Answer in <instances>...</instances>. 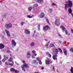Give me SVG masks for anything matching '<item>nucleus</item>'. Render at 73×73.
Instances as JSON below:
<instances>
[{"instance_id":"11","label":"nucleus","mask_w":73,"mask_h":73,"mask_svg":"<svg viewBox=\"0 0 73 73\" xmlns=\"http://www.w3.org/2000/svg\"><path fill=\"white\" fill-rule=\"evenodd\" d=\"M31 52H30V51H29V52H27V57L28 58H29L31 57Z\"/></svg>"},{"instance_id":"60","label":"nucleus","mask_w":73,"mask_h":73,"mask_svg":"<svg viewBox=\"0 0 73 73\" xmlns=\"http://www.w3.org/2000/svg\"><path fill=\"white\" fill-rule=\"evenodd\" d=\"M2 64V63H1V61L0 60V64L1 65Z\"/></svg>"},{"instance_id":"21","label":"nucleus","mask_w":73,"mask_h":73,"mask_svg":"<svg viewBox=\"0 0 73 73\" xmlns=\"http://www.w3.org/2000/svg\"><path fill=\"white\" fill-rule=\"evenodd\" d=\"M36 1L39 3H41L43 2V0H36Z\"/></svg>"},{"instance_id":"19","label":"nucleus","mask_w":73,"mask_h":73,"mask_svg":"<svg viewBox=\"0 0 73 73\" xmlns=\"http://www.w3.org/2000/svg\"><path fill=\"white\" fill-rule=\"evenodd\" d=\"M50 63V62L48 60H47L46 61V65H49Z\"/></svg>"},{"instance_id":"35","label":"nucleus","mask_w":73,"mask_h":73,"mask_svg":"<svg viewBox=\"0 0 73 73\" xmlns=\"http://www.w3.org/2000/svg\"><path fill=\"white\" fill-rule=\"evenodd\" d=\"M58 50L60 53H61V52H62V50H61V49L60 48H58Z\"/></svg>"},{"instance_id":"17","label":"nucleus","mask_w":73,"mask_h":73,"mask_svg":"<svg viewBox=\"0 0 73 73\" xmlns=\"http://www.w3.org/2000/svg\"><path fill=\"white\" fill-rule=\"evenodd\" d=\"M23 66H24L25 68H29L28 65L26 63H25L24 65H22Z\"/></svg>"},{"instance_id":"20","label":"nucleus","mask_w":73,"mask_h":73,"mask_svg":"<svg viewBox=\"0 0 73 73\" xmlns=\"http://www.w3.org/2000/svg\"><path fill=\"white\" fill-rule=\"evenodd\" d=\"M6 16H7V14H3L2 15V17H3V18H5Z\"/></svg>"},{"instance_id":"28","label":"nucleus","mask_w":73,"mask_h":73,"mask_svg":"<svg viewBox=\"0 0 73 73\" xmlns=\"http://www.w3.org/2000/svg\"><path fill=\"white\" fill-rule=\"evenodd\" d=\"M63 53L65 55H67V51H66V50H64V51H63Z\"/></svg>"},{"instance_id":"8","label":"nucleus","mask_w":73,"mask_h":73,"mask_svg":"<svg viewBox=\"0 0 73 73\" xmlns=\"http://www.w3.org/2000/svg\"><path fill=\"white\" fill-rule=\"evenodd\" d=\"M52 51H54L55 54H58V49L56 48H54L52 50Z\"/></svg>"},{"instance_id":"25","label":"nucleus","mask_w":73,"mask_h":73,"mask_svg":"<svg viewBox=\"0 0 73 73\" xmlns=\"http://www.w3.org/2000/svg\"><path fill=\"white\" fill-rule=\"evenodd\" d=\"M21 67L22 68V70H24V72H25V68H24V67L23 66V65H22L21 66Z\"/></svg>"},{"instance_id":"49","label":"nucleus","mask_w":73,"mask_h":73,"mask_svg":"<svg viewBox=\"0 0 73 73\" xmlns=\"http://www.w3.org/2000/svg\"><path fill=\"white\" fill-rule=\"evenodd\" d=\"M35 33H36V31H34V33L33 34V36H34L35 35Z\"/></svg>"},{"instance_id":"7","label":"nucleus","mask_w":73,"mask_h":73,"mask_svg":"<svg viewBox=\"0 0 73 73\" xmlns=\"http://www.w3.org/2000/svg\"><path fill=\"white\" fill-rule=\"evenodd\" d=\"M24 33L26 35H29L30 34V31L27 29H25L24 31Z\"/></svg>"},{"instance_id":"2","label":"nucleus","mask_w":73,"mask_h":73,"mask_svg":"<svg viewBox=\"0 0 73 73\" xmlns=\"http://www.w3.org/2000/svg\"><path fill=\"white\" fill-rule=\"evenodd\" d=\"M13 25L11 23L5 24V27L7 29H9L10 28H12Z\"/></svg>"},{"instance_id":"13","label":"nucleus","mask_w":73,"mask_h":73,"mask_svg":"<svg viewBox=\"0 0 73 73\" xmlns=\"http://www.w3.org/2000/svg\"><path fill=\"white\" fill-rule=\"evenodd\" d=\"M4 47H5V45L4 44L2 43L0 44V49L4 48Z\"/></svg>"},{"instance_id":"14","label":"nucleus","mask_w":73,"mask_h":73,"mask_svg":"<svg viewBox=\"0 0 73 73\" xmlns=\"http://www.w3.org/2000/svg\"><path fill=\"white\" fill-rule=\"evenodd\" d=\"M12 60H13V58L10 57L9 59L8 60V61H9V62H12L13 64H14V62Z\"/></svg>"},{"instance_id":"10","label":"nucleus","mask_w":73,"mask_h":73,"mask_svg":"<svg viewBox=\"0 0 73 73\" xmlns=\"http://www.w3.org/2000/svg\"><path fill=\"white\" fill-rule=\"evenodd\" d=\"M44 13L42 12L40 13V15L39 16V17L40 18H43L44 17Z\"/></svg>"},{"instance_id":"45","label":"nucleus","mask_w":73,"mask_h":73,"mask_svg":"<svg viewBox=\"0 0 73 73\" xmlns=\"http://www.w3.org/2000/svg\"><path fill=\"white\" fill-rule=\"evenodd\" d=\"M65 32L66 33V35H68V32H67V31L66 30H65Z\"/></svg>"},{"instance_id":"62","label":"nucleus","mask_w":73,"mask_h":73,"mask_svg":"<svg viewBox=\"0 0 73 73\" xmlns=\"http://www.w3.org/2000/svg\"><path fill=\"white\" fill-rule=\"evenodd\" d=\"M0 36L1 37H3V36L1 35H0Z\"/></svg>"},{"instance_id":"36","label":"nucleus","mask_w":73,"mask_h":73,"mask_svg":"<svg viewBox=\"0 0 73 73\" xmlns=\"http://www.w3.org/2000/svg\"><path fill=\"white\" fill-rule=\"evenodd\" d=\"M70 51H71V52H72V53H73V48H71V49H70Z\"/></svg>"},{"instance_id":"27","label":"nucleus","mask_w":73,"mask_h":73,"mask_svg":"<svg viewBox=\"0 0 73 73\" xmlns=\"http://www.w3.org/2000/svg\"><path fill=\"white\" fill-rule=\"evenodd\" d=\"M15 69L14 68H11L10 69V71L11 72H15Z\"/></svg>"},{"instance_id":"41","label":"nucleus","mask_w":73,"mask_h":73,"mask_svg":"<svg viewBox=\"0 0 73 73\" xmlns=\"http://www.w3.org/2000/svg\"><path fill=\"white\" fill-rule=\"evenodd\" d=\"M49 12H52V9H50L49 10Z\"/></svg>"},{"instance_id":"23","label":"nucleus","mask_w":73,"mask_h":73,"mask_svg":"<svg viewBox=\"0 0 73 73\" xmlns=\"http://www.w3.org/2000/svg\"><path fill=\"white\" fill-rule=\"evenodd\" d=\"M30 45L31 46H33L35 45V43H34V42H32L30 44Z\"/></svg>"},{"instance_id":"29","label":"nucleus","mask_w":73,"mask_h":73,"mask_svg":"<svg viewBox=\"0 0 73 73\" xmlns=\"http://www.w3.org/2000/svg\"><path fill=\"white\" fill-rule=\"evenodd\" d=\"M70 71L72 73H73V67H71Z\"/></svg>"},{"instance_id":"64","label":"nucleus","mask_w":73,"mask_h":73,"mask_svg":"<svg viewBox=\"0 0 73 73\" xmlns=\"http://www.w3.org/2000/svg\"><path fill=\"white\" fill-rule=\"evenodd\" d=\"M45 41H48V40L47 39H45Z\"/></svg>"},{"instance_id":"1","label":"nucleus","mask_w":73,"mask_h":73,"mask_svg":"<svg viewBox=\"0 0 73 73\" xmlns=\"http://www.w3.org/2000/svg\"><path fill=\"white\" fill-rule=\"evenodd\" d=\"M73 5V4L72 2L70 1H68L65 4V9L66 10L68 7H70V8H72Z\"/></svg>"},{"instance_id":"59","label":"nucleus","mask_w":73,"mask_h":73,"mask_svg":"<svg viewBox=\"0 0 73 73\" xmlns=\"http://www.w3.org/2000/svg\"><path fill=\"white\" fill-rule=\"evenodd\" d=\"M41 69L42 70H43V69H44V67H41Z\"/></svg>"},{"instance_id":"52","label":"nucleus","mask_w":73,"mask_h":73,"mask_svg":"<svg viewBox=\"0 0 73 73\" xmlns=\"http://www.w3.org/2000/svg\"><path fill=\"white\" fill-rule=\"evenodd\" d=\"M47 46H48V43H46V44L45 45V47Z\"/></svg>"},{"instance_id":"40","label":"nucleus","mask_w":73,"mask_h":73,"mask_svg":"<svg viewBox=\"0 0 73 73\" xmlns=\"http://www.w3.org/2000/svg\"><path fill=\"white\" fill-rule=\"evenodd\" d=\"M2 33L4 35H5V33L4 31H2Z\"/></svg>"},{"instance_id":"46","label":"nucleus","mask_w":73,"mask_h":73,"mask_svg":"<svg viewBox=\"0 0 73 73\" xmlns=\"http://www.w3.org/2000/svg\"><path fill=\"white\" fill-rule=\"evenodd\" d=\"M58 35L59 36V37H60V38H62V37L61 35H60V34H58Z\"/></svg>"},{"instance_id":"31","label":"nucleus","mask_w":73,"mask_h":73,"mask_svg":"<svg viewBox=\"0 0 73 73\" xmlns=\"http://www.w3.org/2000/svg\"><path fill=\"white\" fill-rule=\"evenodd\" d=\"M33 17V15L32 16H29V15L27 16V17L29 18H32V17Z\"/></svg>"},{"instance_id":"53","label":"nucleus","mask_w":73,"mask_h":73,"mask_svg":"<svg viewBox=\"0 0 73 73\" xmlns=\"http://www.w3.org/2000/svg\"><path fill=\"white\" fill-rule=\"evenodd\" d=\"M71 32H72V33H73V29H71Z\"/></svg>"},{"instance_id":"32","label":"nucleus","mask_w":73,"mask_h":73,"mask_svg":"<svg viewBox=\"0 0 73 73\" xmlns=\"http://www.w3.org/2000/svg\"><path fill=\"white\" fill-rule=\"evenodd\" d=\"M38 31H40V25H39L38 26Z\"/></svg>"},{"instance_id":"30","label":"nucleus","mask_w":73,"mask_h":73,"mask_svg":"<svg viewBox=\"0 0 73 73\" xmlns=\"http://www.w3.org/2000/svg\"><path fill=\"white\" fill-rule=\"evenodd\" d=\"M33 7H38V4H34L33 5Z\"/></svg>"},{"instance_id":"37","label":"nucleus","mask_w":73,"mask_h":73,"mask_svg":"<svg viewBox=\"0 0 73 73\" xmlns=\"http://www.w3.org/2000/svg\"><path fill=\"white\" fill-rule=\"evenodd\" d=\"M38 62L40 65H41L42 64V62H41V60H39Z\"/></svg>"},{"instance_id":"39","label":"nucleus","mask_w":73,"mask_h":73,"mask_svg":"<svg viewBox=\"0 0 73 73\" xmlns=\"http://www.w3.org/2000/svg\"><path fill=\"white\" fill-rule=\"evenodd\" d=\"M46 21L47 22V23L48 24H49V20H48V19H46Z\"/></svg>"},{"instance_id":"3","label":"nucleus","mask_w":73,"mask_h":73,"mask_svg":"<svg viewBox=\"0 0 73 73\" xmlns=\"http://www.w3.org/2000/svg\"><path fill=\"white\" fill-rule=\"evenodd\" d=\"M55 24L56 26H59V25H60V23L59 19H56L55 22Z\"/></svg>"},{"instance_id":"61","label":"nucleus","mask_w":73,"mask_h":73,"mask_svg":"<svg viewBox=\"0 0 73 73\" xmlns=\"http://www.w3.org/2000/svg\"><path fill=\"white\" fill-rule=\"evenodd\" d=\"M22 62H23V63H24V64H25V61H22Z\"/></svg>"},{"instance_id":"5","label":"nucleus","mask_w":73,"mask_h":73,"mask_svg":"<svg viewBox=\"0 0 73 73\" xmlns=\"http://www.w3.org/2000/svg\"><path fill=\"white\" fill-rule=\"evenodd\" d=\"M5 31L8 37H9L11 36V35H10V32H9V31L6 29H5Z\"/></svg>"},{"instance_id":"15","label":"nucleus","mask_w":73,"mask_h":73,"mask_svg":"<svg viewBox=\"0 0 73 73\" xmlns=\"http://www.w3.org/2000/svg\"><path fill=\"white\" fill-rule=\"evenodd\" d=\"M46 55L48 57H50V58L51 57H52V55L50 54H49V52H47Z\"/></svg>"},{"instance_id":"9","label":"nucleus","mask_w":73,"mask_h":73,"mask_svg":"<svg viewBox=\"0 0 73 73\" xmlns=\"http://www.w3.org/2000/svg\"><path fill=\"white\" fill-rule=\"evenodd\" d=\"M58 56V55L57 54H55L53 55L52 57L53 60H57V57Z\"/></svg>"},{"instance_id":"48","label":"nucleus","mask_w":73,"mask_h":73,"mask_svg":"<svg viewBox=\"0 0 73 73\" xmlns=\"http://www.w3.org/2000/svg\"><path fill=\"white\" fill-rule=\"evenodd\" d=\"M55 69L54 68V66H53V71H55Z\"/></svg>"},{"instance_id":"16","label":"nucleus","mask_w":73,"mask_h":73,"mask_svg":"<svg viewBox=\"0 0 73 73\" xmlns=\"http://www.w3.org/2000/svg\"><path fill=\"white\" fill-rule=\"evenodd\" d=\"M8 58H9V57L7 55H4V58L5 60H7L8 59Z\"/></svg>"},{"instance_id":"51","label":"nucleus","mask_w":73,"mask_h":73,"mask_svg":"<svg viewBox=\"0 0 73 73\" xmlns=\"http://www.w3.org/2000/svg\"><path fill=\"white\" fill-rule=\"evenodd\" d=\"M7 53H9L10 52V50H8L7 51Z\"/></svg>"},{"instance_id":"50","label":"nucleus","mask_w":73,"mask_h":73,"mask_svg":"<svg viewBox=\"0 0 73 73\" xmlns=\"http://www.w3.org/2000/svg\"><path fill=\"white\" fill-rule=\"evenodd\" d=\"M12 35L13 36V37H15L16 36H15V35H14V34H12Z\"/></svg>"},{"instance_id":"26","label":"nucleus","mask_w":73,"mask_h":73,"mask_svg":"<svg viewBox=\"0 0 73 73\" xmlns=\"http://www.w3.org/2000/svg\"><path fill=\"white\" fill-rule=\"evenodd\" d=\"M24 24H25V23L24 21L21 22V26H23L24 25Z\"/></svg>"},{"instance_id":"42","label":"nucleus","mask_w":73,"mask_h":73,"mask_svg":"<svg viewBox=\"0 0 73 73\" xmlns=\"http://www.w3.org/2000/svg\"><path fill=\"white\" fill-rule=\"evenodd\" d=\"M6 60H5V59H4H4H3L2 60V62H5V61Z\"/></svg>"},{"instance_id":"57","label":"nucleus","mask_w":73,"mask_h":73,"mask_svg":"<svg viewBox=\"0 0 73 73\" xmlns=\"http://www.w3.org/2000/svg\"><path fill=\"white\" fill-rule=\"evenodd\" d=\"M35 54H34V56H37V54L36 53H34Z\"/></svg>"},{"instance_id":"24","label":"nucleus","mask_w":73,"mask_h":73,"mask_svg":"<svg viewBox=\"0 0 73 73\" xmlns=\"http://www.w3.org/2000/svg\"><path fill=\"white\" fill-rule=\"evenodd\" d=\"M38 62L36 60H34L33 61V64H37Z\"/></svg>"},{"instance_id":"22","label":"nucleus","mask_w":73,"mask_h":73,"mask_svg":"<svg viewBox=\"0 0 73 73\" xmlns=\"http://www.w3.org/2000/svg\"><path fill=\"white\" fill-rule=\"evenodd\" d=\"M33 8L32 7H29L28 8V10L29 11H32V9Z\"/></svg>"},{"instance_id":"34","label":"nucleus","mask_w":73,"mask_h":73,"mask_svg":"<svg viewBox=\"0 0 73 73\" xmlns=\"http://www.w3.org/2000/svg\"><path fill=\"white\" fill-rule=\"evenodd\" d=\"M14 72L15 73H19V70H15V71H14Z\"/></svg>"},{"instance_id":"58","label":"nucleus","mask_w":73,"mask_h":73,"mask_svg":"<svg viewBox=\"0 0 73 73\" xmlns=\"http://www.w3.org/2000/svg\"><path fill=\"white\" fill-rule=\"evenodd\" d=\"M45 47L46 49H48V46H46Z\"/></svg>"},{"instance_id":"56","label":"nucleus","mask_w":73,"mask_h":73,"mask_svg":"<svg viewBox=\"0 0 73 73\" xmlns=\"http://www.w3.org/2000/svg\"><path fill=\"white\" fill-rule=\"evenodd\" d=\"M5 64H6L7 65H9L7 62H5Z\"/></svg>"},{"instance_id":"54","label":"nucleus","mask_w":73,"mask_h":73,"mask_svg":"<svg viewBox=\"0 0 73 73\" xmlns=\"http://www.w3.org/2000/svg\"><path fill=\"white\" fill-rule=\"evenodd\" d=\"M35 58V57L34 56H33L32 57V58Z\"/></svg>"},{"instance_id":"12","label":"nucleus","mask_w":73,"mask_h":73,"mask_svg":"<svg viewBox=\"0 0 73 73\" xmlns=\"http://www.w3.org/2000/svg\"><path fill=\"white\" fill-rule=\"evenodd\" d=\"M60 28H61V29L62 30V31L63 32H64V31H66L65 30H66V28L63 26H61L60 27Z\"/></svg>"},{"instance_id":"6","label":"nucleus","mask_w":73,"mask_h":73,"mask_svg":"<svg viewBox=\"0 0 73 73\" xmlns=\"http://www.w3.org/2000/svg\"><path fill=\"white\" fill-rule=\"evenodd\" d=\"M12 47H15V46H16V43L15 40H12Z\"/></svg>"},{"instance_id":"4","label":"nucleus","mask_w":73,"mask_h":73,"mask_svg":"<svg viewBox=\"0 0 73 73\" xmlns=\"http://www.w3.org/2000/svg\"><path fill=\"white\" fill-rule=\"evenodd\" d=\"M49 28L48 25H46L43 27V30L44 32H46L48 29Z\"/></svg>"},{"instance_id":"18","label":"nucleus","mask_w":73,"mask_h":73,"mask_svg":"<svg viewBox=\"0 0 73 73\" xmlns=\"http://www.w3.org/2000/svg\"><path fill=\"white\" fill-rule=\"evenodd\" d=\"M68 11L69 13L72 14V10L71 9L69 8L68 9Z\"/></svg>"},{"instance_id":"63","label":"nucleus","mask_w":73,"mask_h":73,"mask_svg":"<svg viewBox=\"0 0 73 73\" xmlns=\"http://www.w3.org/2000/svg\"><path fill=\"white\" fill-rule=\"evenodd\" d=\"M71 15H72V17H73V14H72V13H71Z\"/></svg>"},{"instance_id":"33","label":"nucleus","mask_w":73,"mask_h":73,"mask_svg":"<svg viewBox=\"0 0 73 73\" xmlns=\"http://www.w3.org/2000/svg\"><path fill=\"white\" fill-rule=\"evenodd\" d=\"M50 47H54V45L53 44H50Z\"/></svg>"},{"instance_id":"55","label":"nucleus","mask_w":73,"mask_h":73,"mask_svg":"<svg viewBox=\"0 0 73 73\" xmlns=\"http://www.w3.org/2000/svg\"><path fill=\"white\" fill-rule=\"evenodd\" d=\"M37 61H39V58H36Z\"/></svg>"},{"instance_id":"43","label":"nucleus","mask_w":73,"mask_h":73,"mask_svg":"<svg viewBox=\"0 0 73 73\" xmlns=\"http://www.w3.org/2000/svg\"><path fill=\"white\" fill-rule=\"evenodd\" d=\"M13 64H11V63H9V65H11V66H13Z\"/></svg>"},{"instance_id":"47","label":"nucleus","mask_w":73,"mask_h":73,"mask_svg":"<svg viewBox=\"0 0 73 73\" xmlns=\"http://www.w3.org/2000/svg\"><path fill=\"white\" fill-rule=\"evenodd\" d=\"M52 5H53V6H55L56 5L54 3H53L52 4Z\"/></svg>"},{"instance_id":"38","label":"nucleus","mask_w":73,"mask_h":73,"mask_svg":"<svg viewBox=\"0 0 73 73\" xmlns=\"http://www.w3.org/2000/svg\"><path fill=\"white\" fill-rule=\"evenodd\" d=\"M32 53L33 54H34L36 53V51L35 50H33L32 51Z\"/></svg>"},{"instance_id":"44","label":"nucleus","mask_w":73,"mask_h":73,"mask_svg":"<svg viewBox=\"0 0 73 73\" xmlns=\"http://www.w3.org/2000/svg\"><path fill=\"white\" fill-rule=\"evenodd\" d=\"M15 64H17V65H19V64L18 63H17V62H16V61H15Z\"/></svg>"}]
</instances>
